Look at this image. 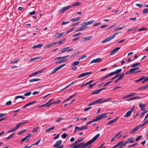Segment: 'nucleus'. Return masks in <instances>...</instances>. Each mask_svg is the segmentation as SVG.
<instances>
[{
    "instance_id": "e2e57ef3",
    "label": "nucleus",
    "mask_w": 148,
    "mask_h": 148,
    "mask_svg": "<svg viewBox=\"0 0 148 148\" xmlns=\"http://www.w3.org/2000/svg\"><path fill=\"white\" fill-rule=\"evenodd\" d=\"M143 13H148V9L146 8L143 10Z\"/></svg>"
},
{
    "instance_id": "c9c22d12",
    "label": "nucleus",
    "mask_w": 148,
    "mask_h": 148,
    "mask_svg": "<svg viewBox=\"0 0 148 148\" xmlns=\"http://www.w3.org/2000/svg\"><path fill=\"white\" fill-rule=\"evenodd\" d=\"M14 134H15V133H13L10 136H9L8 137L5 139V140H7L9 139H10L12 138Z\"/></svg>"
},
{
    "instance_id": "ea45409f",
    "label": "nucleus",
    "mask_w": 148,
    "mask_h": 148,
    "mask_svg": "<svg viewBox=\"0 0 148 148\" xmlns=\"http://www.w3.org/2000/svg\"><path fill=\"white\" fill-rule=\"evenodd\" d=\"M79 61H76L75 62H74L72 64V66H76L77 65H78L79 63Z\"/></svg>"
},
{
    "instance_id": "f03ea898",
    "label": "nucleus",
    "mask_w": 148,
    "mask_h": 148,
    "mask_svg": "<svg viewBox=\"0 0 148 148\" xmlns=\"http://www.w3.org/2000/svg\"><path fill=\"white\" fill-rule=\"evenodd\" d=\"M119 33H120V32H119L114 33L112 36H110V37L107 38L105 39H104L102 42V43H104L111 40L113 39Z\"/></svg>"
},
{
    "instance_id": "dca6fc26",
    "label": "nucleus",
    "mask_w": 148,
    "mask_h": 148,
    "mask_svg": "<svg viewBox=\"0 0 148 148\" xmlns=\"http://www.w3.org/2000/svg\"><path fill=\"white\" fill-rule=\"evenodd\" d=\"M139 106L140 108V110H141L144 111L146 107V104L140 103L139 104Z\"/></svg>"
},
{
    "instance_id": "6e6d98bb",
    "label": "nucleus",
    "mask_w": 148,
    "mask_h": 148,
    "mask_svg": "<svg viewBox=\"0 0 148 148\" xmlns=\"http://www.w3.org/2000/svg\"><path fill=\"white\" fill-rule=\"evenodd\" d=\"M87 57V56L86 55H84L81 57L79 58L78 59V60H80L81 59H83L84 58H85Z\"/></svg>"
},
{
    "instance_id": "423d86ee",
    "label": "nucleus",
    "mask_w": 148,
    "mask_h": 148,
    "mask_svg": "<svg viewBox=\"0 0 148 148\" xmlns=\"http://www.w3.org/2000/svg\"><path fill=\"white\" fill-rule=\"evenodd\" d=\"M28 121H27L25 122L19 123L16 126L12 129L13 130V132L14 131L17 130L19 128L20 126L21 125L25 124Z\"/></svg>"
},
{
    "instance_id": "473e14b6",
    "label": "nucleus",
    "mask_w": 148,
    "mask_h": 148,
    "mask_svg": "<svg viewBox=\"0 0 148 148\" xmlns=\"http://www.w3.org/2000/svg\"><path fill=\"white\" fill-rule=\"evenodd\" d=\"M148 88V85L145 86H143L142 87H140L138 88V90H141L143 89H146Z\"/></svg>"
},
{
    "instance_id": "393cba45",
    "label": "nucleus",
    "mask_w": 148,
    "mask_h": 148,
    "mask_svg": "<svg viewBox=\"0 0 148 148\" xmlns=\"http://www.w3.org/2000/svg\"><path fill=\"white\" fill-rule=\"evenodd\" d=\"M127 142H128V143H134L135 141L134 138H129L127 139Z\"/></svg>"
},
{
    "instance_id": "052dcab7",
    "label": "nucleus",
    "mask_w": 148,
    "mask_h": 148,
    "mask_svg": "<svg viewBox=\"0 0 148 148\" xmlns=\"http://www.w3.org/2000/svg\"><path fill=\"white\" fill-rule=\"evenodd\" d=\"M142 137H143L142 136H139L137 138H136V139H135L136 141H138L139 140L142 138Z\"/></svg>"
},
{
    "instance_id": "2f4dec72",
    "label": "nucleus",
    "mask_w": 148,
    "mask_h": 148,
    "mask_svg": "<svg viewBox=\"0 0 148 148\" xmlns=\"http://www.w3.org/2000/svg\"><path fill=\"white\" fill-rule=\"evenodd\" d=\"M39 128V127L38 126H37L36 127L34 128L32 130V132L36 133L37 132Z\"/></svg>"
},
{
    "instance_id": "f704fd0d",
    "label": "nucleus",
    "mask_w": 148,
    "mask_h": 148,
    "mask_svg": "<svg viewBox=\"0 0 148 148\" xmlns=\"http://www.w3.org/2000/svg\"><path fill=\"white\" fill-rule=\"evenodd\" d=\"M139 69V68L138 67H134V68H133L132 69H131V70L133 72V73H134V71L138 70Z\"/></svg>"
},
{
    "instance_id": "79ce46f5",
    "label": "nucleus",
    "mask_w": 148,
    "mask_h": 148,
    "mask_svg": "<svg viewBox=\"0 0 148 148\" xmlns=\"http://www.w3.org/2000/svg\"><path fill=\"white\" fill-rule=\"evenodd\" d=\"M72 7L71 5L67 6L64 7H63L64 9V10L65 11L66 10H68L69 8Z\"/></svg>"
},
{
    "instance_id": "9b49d317",
    "label": "nucleus",
    "mask_w": 148,
    "mask_h": 148,
    "mask_svg": "<svg viewBox=\"0 0 148 148\" xmlns=\"http://www.w3.org/2000/svg\"><path fill=\"white\" fill-rule=\"evenodd\" d=\"M65 34L64 32L61 33H57L55 36V37L56 38H60L64 36Z\"/></svg>"
},
{
    "instance_id": "4d7b16f0",
    "label": "nucleus",
    "mask_w": 148,
    "mask_h": 148,
    "mask_svg": "<svg viewBox=\"0 0 148 148\" xmlns=\"http://www.w3.org/2000/svg\"><path fill=\"white\" fill-rule=\"evenodd\" d=\"M57 104V103H56V101H54L52 102V103H50L48 105H47L46 107L49 106L52 104Z\"/></svg>"
},
{
    "instance_id": "680f3d73",
    "label": "nucleus",
    "mask_w": 148,
    "mask_h": 148,
    "mask_svg": "<svg viewBox=\"0 0 148 148\" xmlns=\"http://www.w3.org/2000/svg\"><path fill=\"white\" fill-rule=\"evenodd\" d=\"M38 74V71H37V72H35L32 73V74L29 75V77H30L34 75H37Z\"/></svg>"
},
{
    "instance_id": "7ed1b4c3",
    "label": "nucleus",
    "mask_w": 148,
    "mask_h": 148,
    "mask_svg": "<svg viewBox=\"0 0 148 148\" xmlns=\"http://www.w3.org/2000/svg\"><path fill=\"white\" fill-rule=\"evenodd\" d=\"M65 65V64H61L60 65L56 67H55L51 71V74L52 75L54 73H55L56 71H57L58 70L64 67V66Z\"/></svg>"
},
{
    "instance_id": "37998d69",
    "label": "nucleus",
    "mask_w": 148,
    "mask_h": 148,
    "mask_svg": "<svg viewBox=\"0 0 148 148\" xmlns=\"http://www.w3.org/2000/svg\"><path fill=\"white\" fill-rule=\"evenodd\" d=\"M81 127L82 130L84 129H87L88 128V126L87 125H86V124L85 125H84Z\"/></svg>"
},
{
    "instance_id": "0eeeda50",
    "label": "nucleus",
    "mask_w": 148,
    "mask_h": 148,
    "mask_svg": "<svg viewBox=\"0 0 148 148\" xmlns=\"http://www.w3.org/2000/svg\"><path fill=\"white\" fill-rule=\"evenodd\" d=\"M134 107L132 108L130 110H129V111H127L126 112V113L125 115H124V117H128L132 113V112L134 111Z\"/></svg>"
},
{
    "instance_id": "338daca9",
    "label": "nucleus",
    "mask_w": 148,
    "mask_h": 148,
    "mask_svg": "<svg viewBox=\"0 0 148 148\" xmlns=\"http://www.w3.org/2000/svg\"><path fill=\"white\" fill-rule=\"evenodd\" d=\"M112 75H113L112 74V72H111V73H110L108 74L106 76H105V77L106 78H108V77L109 76H112Z\"/></svg>"
},
{
    "instance_id": "bf43d9fd",
    "label": "nucleus",
    "mask_w": 148,
    "mask_h": 148,
    "mask_svg": "<svg viewBox=\"0 0 148 148\" xmlns=\"http://www.w3.org/2000/svg\"><path fill=\"white\" fill-rule=\"evenodd\" d=\"M26 131V130H23L19 132H18L17 134H19V135H21L23 133H24L25 131Z\"/></svg>"
},
{
    "instance_id": "6ab92c4d",
    "label": "nucleus",
    "mask_w": 148,
    "mask_h": 148,
    "mask_svg": "<svg viewBox=\"0 0 148 148\" xmlns=\"http://www.w3.org/2000/svg\"><path fill=\"white\" fill-rule=\"evenodd\" d=\"M139 127L138 125L135 127L132 130L130 131V134H132L134 132H136L137 131V130L139 128Z\"/></svg>"
},
{
    "instance_id": "69168bd1",
    "label": "nucleus",
    "mask_w": 148,
    "mask_h": 148,
    "mask_svg": "<svg viewBox=\"0 0 148 148\" xmlns=\"http://www.w3.org/2000/svg\"><path fill=\"white\" fill-rule=\"evenodd\" d=\"M31 93H32L31 92H27L26 93H25L24 94V95L25 96H28L30 95L31 94Z\"/></svg>"
},
{
    "instance_id": "bb28decb",
    "label": "nucleus",
    "mask_w": 148,
    "mask_h": 148,
    "mask_svg": "<svg viewBox=\"0 0 148 148\" xmlns=\"http://www.w3.org/2000/svg\"><path fill=\"white\" fill-rule=\"evenodd\" d=\"M40 79H38V78H35L32 79H30L29 80V82H34L35 81H37L40 80Z\"/></svg>"
},
{
    "instance_id": "864d4df0",
    "label": "nucleus",
    "mask_w": 148,
    "mask_h": 148,
    "mask_svg": "<svg viewBox=\"0 0 148 148\" xmlns=\"http://www.w3.org/2000/svg\"><path fill=\"white\" fill-rule=\"evenodd\" d=\"M124 75H125V73H123L121 75V76L118 78V79L119 80H120L122 79L123 78V77H124Z\"/></svg>"
},
{
    "instance_id": "412c9836",
    "label": "nucleus",
    "mask_w": 148,
    "mask_h": 148,
    "mask_svg": "<svg viewBox=\"0 0 148 148\" xmlns=\"http://www.w3.org/2000/svg\"><path fill=\"white\" fill-rule=\"evenodd\" d=\"M36 102V101H34L32 102H31L25 105L24 106H23V108H25L26 107H27L30 105H32L33 104H34Z\"/></svg>"
},
{
    "instance_id": "9d476101",
    "label": "nucleus",
    "mask_w": 148,
    "mask_h": 148,
    "mask_svg": "<svg viewBox=\"0 0 148 148\" xmlns=\"http://www.w3.org/2000/svg\"><path fill=\"white\" fill-rule=\"evenodd\" d=\"M31 135L32 134H28L26 136L25 138H23L22 139L21 142L22 143L26 140H27V141H29L30 139L29 138L31 136Z\"/></svg>"
},
{
    "instance_id": "4c0bfd02",
    "label": "nucleus",
    "mask_w": 148,
    "mask_h": 148,
    "mask_svg": "<svg viewBox=\"0 0 148 148\" xmlns=\"http://www.w3.org/2000/svg\"><path fill=\"white\" fill-rule=\"evenodd\" d=\"M39 58L40 57H37L31 58L29 60V61L30 62H32L33 61H34L36 60L39 59Z\"/></svg>"
},
{
    "instance_id": "c03bdc74",
    "label": "nucleus",
    "mask_w": 148,
    "mask_h": 148,
    "mask_svg": "<svg viewBox=\"0 0 148 148\" xmlns=\"http://www.w3.org/2000/svg\"><path fill=\"white\" fill-rule=\"evenodd\" d=\"M65 11L64 10V9L63 7L59 11V13H63Z\"/></svg>"
},
{
    "instance_id": "39448f33",
    "label": "nucleus",
    "mask_w": 148,
    "mask_h": 148,
    "mask_svg": "<svg viewBox=\"0 0 148 148\" xmlns=\"http://www.w3.org/2000/svg\"><path fill=\"white\" fill-rule=\"evenodd\" d=\"M94 22V21L91 20L88 22L83 23L82 24V26L81 27V28L82 30L85 29L87 27V25L92 24Z\"/></svg>"
},
{
    "instance_id": "c85d7f7f",
    "label": "nucleus",
    "mask_w": 148,
    "mask_h": 148,
    "mask_svg": "<svg viewBox=\"0 0 148 148\" xmlns=\"http://www.w3.org/2000/svg\"><path fill=\"white\" fill-rule=\"evenodd\" d=\"M81 4V3L79 2H75L72 5H71L72 6H78Z\"/></svg>"
},
{
    "instance_id": "cd10ccee",
    "label": "nucleus",
    "mask_w": 148,
    "mask_h": 148,
    "mask_svg": "<svg viewBox=\"0 0 148 148\" xmlns=\"http://www.w3.org/2000/svg\"><path fill=\"white\" fill-rule=\"evenodd\" d=\"M102 100H103L102 98H100L98 99L95 101V103L97 104H100L102 103Z\"/></svg>"
},
{
    "instance_id": "4468645a",
    "label": "nucleus",
    "mask_w": 148,
    "mask_h": 148,
    "mask_svg": "<svg viewBox=\"0 0 148 148\" xmlns=\"http://www.w3.org/2000/svg\"><path fill=\"white\" fill-rule=\"evenodd\" d=\"M68 61V60L67 59L61 60L56 62L55 63L57 64H59L62 63L66 62H67Z\"/></svg>"
},
{
    "instance_id": "5fc2aeb1",
    "label": "nucleus",
    "mask_w": 148,
    "mask_h": 148,
    "mask_svg": "<svg viewBox=\"0 0 148 148\" xmlns=\"http://www.w3.org/2000/svg\"><path fill=\"white\" fill-rule=\"evenodd\" d=\"M64 119L63 118L61 117L60 118H59L57 120H56V123H58L61 120H63Z\"/></svg>"
},
{
    "instance_id": "8fccbe9b",
    "label": "nucleus",
    "mask_w": 148,
    "mask_h": 148,
    "mask_svg": "<svg viewBox=\"0 0 148 148\" xmlns=\"http://www.w3.org/2000/svg\"><path fill=\"white\" fill-rule=\"evenodd\" d=\"M66 39V38H64L60 41H58V43H57V44H61Z\"/></svg>"
},
{
    "instance_id": "ddd939ff",
    "label": "nucleus",
    "mask_w": 148,
    "mask_h": 148,
    "mask_svg": "<svg viewBox=\"0 0 148 148\" xmlns=\"http://www.w3.org/2000/svg\"><path fill=\"white\" fill-rule=\"evenodd\" d=\"M92 38V36H89L85 38H82L80 41L82 42H84L87 40H90Z\"/></svg>"
},
{
    "instance_id": "e433bc0d",
    "label": "nucleus",
    "mask_w": 148,
    "mask_h": 148,
    "mask_svg": "<svg viewBox=\"0 0 148 148\" xmlns=\"http://www.w3.org/2000/svg\"><path fill=\"white\" fill-rule=\"evenodd\" d=\"M100 92L99 91V89L97 90H95V91H93L91 93V94H97L99 93Z\"/></svg>"
},
{
    "instance_id": "1a4fd4ad",
    "label": "nucleus",
    "mask_w": 148,
    "mask_h": 148,
    "mask_svg": "<svg viewBox=\"0 0 148 148\" xmlns=\"http://www.w3.org/2000/svg\"><path fill=\"white\" fill-rule=\"evenodd\" d=\"M120 47H117L113 49L110 53V56L114 54L115 53L117 52L120 49Z\"/></svg>"
},
{
    "instance_id": "5701e85b",
    "label": "nucleus",
    "mask_w": 148,
    "mask_h": 148,
    "mask_svg": "<svg viewBox=\"0 0 148 148\" xmlns=\"http://www.w3.org/2000/svg\"><path fill=\"white\" fill-rule=\"evenodd\" d=\"M94 81V80H91L90 81L86 83L85 84L82 85L81 87H82L84 86H85L87 85H88V84H90L91 83L93 82Z\"/></svg>"
},
{
    "instance_id": "2eb2a0df",
    "label": "nucleus",
    "mask_w": 148,
    "mask_h": 148,
    "mask_svg": "<svg viewBox=\"0 0 148 148\" xmlns=\"http://www.w3.org/2000/svg\"><path fill=\"white\" fill-rule=\"evenodd\" d=\"M62 142V140H58L57 141L55 144L53 145V147H57L59 146L61 144Z\"/></svg>"
},
{
    "instance_id": "c756f323",
    "label": "nucleus",
    "mask_w": 148,
    "mask_h": 148,
    "mask_svg": "<svg viewBox=\"0 0 148 148\" xmlns=\"http://www.w3.org/2000/svg\"><path fill=\"white\" fill-rule=\"evenodd\" d=\"M42 44H38V45H34L33 47L32 48L33 49H35L36 48H39L40 47H42Z\"/></svg>"
},
{
    "instance_id": "09e8293b",
    "label": "nucleus",
    "mask_w": 148,
    "mask_h": 148,
    "mask_svg": "<svg viewBox=\"0 0 148 148\" xmlns=\"http://www.w3.org/2000/svg\"><path fill=\"white\" fill-rule=\"evenodd\" d=\"M119 143H120L119 145V147L120 148H122L123 147V141H121Z\"/></svg>"
},
{
    "instance_id": "de8ad7c7",
    "label": "nucleus",
    "mask_w": 148,
    "mask_h": 148,
    "mask_svg": "<svg viewBox=\"0 0 148 148\" xmlns=\"http://www.w3.org/2000/svg\"><path fill=\"white\" fill-rule=\"evenodd\" d=\"M76 81H74V82H72L69 85H68L67 86H66L64 88H63L61 90H64V89H65L68 88L69 86H71V84H73L75 82H76Z\"/></svg>"
},
{
    "instance_id": "aec40b11",
    "label": "nucleus",
    "mask_w": 148,
    "mask_h": 148,
    "mask_svg": "<svg viewBox=\"0 0 148 148\" xmlns=\"http://www.w3.org/2000/svg\"><path fill=\"white\" fill-rule=\"evenodd\" d=\"M56 44L57 43L56 42H53L49 45H46L45 46V48H48L50 47H52L54 45H56Z\"/></svg>"
},
{
    "instance_id": "a878e982",
    "label": "nucleus",
    "mask_w": 148,
    "mask_h": 148,
    "mask_svg": "<svg viewBox=\"0 0 148 148\" xmlns=\"http://www.w3.org/2000/svg\"><path fill=\"white\" fill-rule=\"evenodd\" d=\"M135 95V93H132L131 94H129L128 95H127L124 97L123 98V99H125L127 98L134 95Z\"/></svg>"
},
{
    "instance_id": "3c124183",
    "label": "nucleus",
    "mask_w": 148,
    "mask_h": 148,
    "mask_svg": "<svg viewBox=\"0 0 148 148\" xmlns=\"http://www.w3.org/2000/svg\"><path fill=\"white\" fill-rule=\"evenodd\" d=\"M108 114V113H104L101 114V116L103 118H105L107 117V115Z\"/></svg>"
},
{
    "instance_id": "b1692460",
    "label": "nucleus",
    "mask_w": 148,
    "mask_h": 148,
    "mask_svg": "<svg viewBox=\"0 0 148 148\" xmlns=\"http://www.w3.org/2000/svg\"><path fill=\"white\" fill-rule=\"evenodd\" d=\"M100 134H97L91 140L93 143L98 138Z\"/></svg>"
},
{
    "instance_id": "603ef678",
    "label": "nucleus",
    "mask_w": 148,
    "mask_h": 148,
    "mask_svg": "<svg viewBox=\"0 0 148 148\" xmlns=\"http://www.w3.org/2000/svg\"><path fill=\"white\" fill-rule=\"evenodd\" d=\"M41 140V138H40V139H39L37 141L36 143H35L33 144H32V145H38L39 143H40V140Z\"/></svg>"
},
{
    "instance_id": "7c9ffc66",
    "label": "nucleus",
    "mask_w": 148,
    "mask_h": 148,
    "mask_svg": "<svg viewBox=\"0 0 148 148\" xmlns=\"http://www.w3.org/2000/svg\"><path fill=\"white\" fill-rule=\"evenodd\" d=\"M55 127V126H52V127H50L49 128L47 129L46 130V132H49L50 131L53 130L54 129Z\"/></svg>"
},
{
    "instance_id": "a211bd4d",
    "label": "nucleus",
    "mask_w": 148,
    "mask_h": 148,
    "mask_svg": "<svg viewBox=\"0 0 148 148\" xmlns=\"http://www.w3.org/2000/svg\"><path fill=\"white\" fill-rule=\"evenodd\" d=\"M69 56V55H68L64 56L63 57H56L55 58L54 60H60L61 59H64V58H65L68 57Z\"/></svg>"
},
{
    "instance_id": "4be33fe9",
    "label": "nucleus",
    "mask_w": 148,
    "mask_h": 148,
    "mask_svg": "<svg viewBox=\"0 0 148 148\" xmlns=\"http://www.w3.org/2000/svg\"><path fill=\"white\" fill-rule=\"evenodd\" d=\"M122 71L121 69H119L116 70L115 71L112 72V73L113 75L116 74L120 73Z\"/></svg>"
},
{
    "instance_id": "6e6552de",
    "label": "nucleus",
    "mask_w": 148,
    "mask_h": 148,
    "mask_svg": "<svg viewBox=\"0 0 148 148\" xmlns=\"http://www.w3.org/2000/svg\"><path fill=\"white\" fill-rule=\"evenodd\" d=\"M92 71H90L89 72L84 73H82L81 74H79V75H78L77 78H79L80 77H84V76H86L89 74H91L92 73Z\"/></svg>"
},
{
    "instance_id": "49530a36",
    "label": "nucleus",
    "mask_w": 148,
    "mask_h": 148,
    "mask_svg": "<svg viewBox=\"0 0 148 148\" xmlns=\"http://www.w3.org/2000/svg\"><path fill=\"white\" fill-rule=\"evenodd\" d=\"M131 70V69H130V71H127L125 72V74L127 75V74H129L131 73H133V72L132 71V70Z\"/></svg>"
},
{
    "instance_id": "f8f14e48",
    "label": "nucleus",
    "mask_w": 148,
    "mask_h": 148,
    "mask_svg": "<svg viewBox=\"0 0 148 148\" xmlns=\"http://www.w3.org/2000/svg\"><path fill=\"white\" fill-rule=\"evenodd\" d=\"M102 59L101 58H98L92 60L90 62V63H94L99 62H101Z\"/></svg>"
},
{
    "instance_id": "13d9d810",
    "label": "nucleus",
    "mask_w": 148,
    "mask_h": 148,
    "mask_svg": "<svg viewBox=\"0 0 148 148\" xmlns=\"http://www.w3.org/2000/svg\"><path fill=\"white\" fill-rule=\"evenodd\" d=\"M67 135V134H66V133H64L62 135V137L64 139L66 137Z\"/></svg>"
},
{
    "instance_id": "a19ab883",
    "label": "nucleus",
    "mask_w": 148,
    "mask_h": 148,
    "mask_svg": "<svg viewBox=\"0 0 148 148\" xmlns=\"http://www.w3.org/2000/svg\"><path fill=\"white\" fill-rule=\"evenodd\" d=\"M140 65V63L139 62L135 63L132 65V66H131V67H134L136 66H137L139 65Z\"/></svg>"
},
{
    "instance_id": "a18cd8bd",
    "label": "nucleus",
    "mask_w": 148,
    "mask_h": 148,
    "mask_svg": "<svg viewBox=\"0 0 148 148\" xmlns=\"http://www.w3.org/2000/svg\"><path fill=\"white\" fill-rule=\"evenodd\" d=\"M79 53V52H78L77 53H74L73 55H72L70 57L71 58H73L74 57L76 56Z\"/></svg>"
},
{
    "instance_id": "f3484780",
    "label": "nucleus",
    "mask_w": 148,
    "mask_h": 148,
    "mask_svg": "<svg viewBox=\"0 0 148 148\" xmlns=\"http://www.w3.org/2000/svg\"><path fill=\"white\" fill-rule=\"evenodd\" d=\"M118 118V117H116L115 119L110 121L108 123H106V124L107 125H111V124H112L113 123H114V122L116 121Z\"/></svg>"
},
{
    "instance_id": "72a5a7b5",
    "label": "nucleus",
    "mask_w": 148,
    "mask_h": 148,
    "mask_svg": "<svg viewBox=\"0 0 148 148\" xmlns=\"http://www.w3.org/2000/svg\"><path fill=\"white\" fill-rule=\"evenodd\" d=\"M139 97H132V98H130L129 99H127L126 100H127V101H130L131 100H133L136 99L138 98H139Z\"/></svg>"
},
{
    "instance_id": "20e7f679",
    "label": "nucleus",
    "mask_w": 148,
    "mask_h": 148,
    "mask_svg": "<svg viewBox=\"0 0 148 148\" xmlns=\"http://www.w3.org/2000/svg\"><path fill=\"white\" fill-rule=\"evenodd\" d=\"M65 65V64H61L60 65L56 67H55L51 71V74L52 75L54 73H55L56 71H57L58 70L64 67V66Z\"/></svg>"
},
{
    "instance_id": "0e129e2a",
    "label": "nucleus",
    "mask_w": 148,
    "mask_h": 148,
    "mask_svg": "<svg viewBox=\"0 0 148 148\" xmlns=\"http://www.w3.org/2000/svg\"><path fill=\"white\" fill-rule=\"evenodd\" d=\"M12 102L11 101H9L7 102L5 104L7 106H9V105H10L12 104Z\"/></svg>"
},
{
    "instance_id": "774afa93",
    "label": "nucleus",
    "mask_w": 148,
    "mask_h": 148,
    "mask_svg": "<svg viewBox=\"0 0 148 148\" xmlns=\"http://www.w3.org/2000/svg\"><path fill=\"white\" fill-rule=\"evenodd\" d=\"M81 34L80 33H78L77 34H75L73 35L72 36V37H76L79 36Z\"/></svg>"
},
{
    "instance_id": "f257e3e1",
    "label": "nucleus",
    "mask_w": 148,
    "mask_h": 148,
    "mask_svg": "<svg viewBox=\"0 0 148 148\" xmlns=\"http://www.w3.org/2000/svg\"><path fill=\"white\" fill-rule=\"evenodd\" d=\"M93 143L92 142L91 140H90L88 141L86 143H85V144H84V143L82 142L78 145H77L78 147V148H83L84 147H86L88 146L89 145H90Z\"/></svg>"
},
{
    "instance_id": "58836bf2",
    "label": "nucleus",
    "mask_w": 148,
    "mask_h": 148,
    "mask_svg": "<svg viewBox=\"0 0 148 148\" xmlns=\"http://www.w3.org/2000/svg\"><path fill=\"white\" fill-rule=\"evenodd\" d=\"M69 48V47H66L64 48H63L61 51L62 53H64L65 51H66Z\"/></svg>"
}]
</instances>
